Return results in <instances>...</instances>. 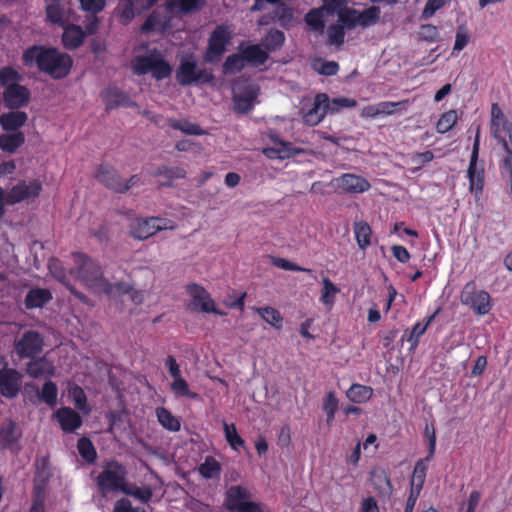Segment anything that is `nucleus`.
Masks as SVG:
<instances>
[{"label":"nucleus","mask_w":512,"mask_h":512,"mask_svg":"<svg viewBox=\"0 0 512 512\" xmlns=\"http://www.w3.org/2000/svg\"><path fill=\"white\" fill-rule=\"evenodd\" d=\"M23 62L28 67L36 66L56 79L65 77L72 67V59L68 54L42 46L27 49L23 54Z\"/></svg>","instance_id":"1"},{"label":"nucleus","mask_w":512,"mask_h":512,"mask_svg":"<svg viewBox=\"0 0 512 512\" xmlns=\"http://www.w3.org/2000/svg\"><path fill=\"white\" fill-rule=\"evenodd\" d=\"M337 16V22L345 29L359 26L358 10L346 7L345 0H323V5L311 10L305 17L306 23L315 31L323 32L330 18Z\"/></svg>","instance_id":"2"},{"label":"nucleus","mask_w":512,"mask_h":512,"mask_svg":"<svg viewBox=\"0 0 512 512\" xmlns=\"http://www.w3.org/2000/svg\"><path fill=\"white\" fill-rule=\"evenodd\" d=\"M73 267L70 275L80 281L87 289L94 293L109 289V281L103 276L101 267L92 258L83 253H74Z\"/></svg>","instance_id":"3"},{"label":"nucleus","mask_w":512,"mask_h":512,"mask_svg":"<svg viewBox=\"0 0 512 512\" xmlns=\"http://www.w3.org/2000/svg\"><path fill=\"white\" fill-rule=\"evenodd\" d=\"M133 72L137 75L150 74L156 80L170 76L172 68L161 53L151 52L147 55L136 56L132 62Z\"/></svg>","instance_id":"4"},{"label":"nucleus","mask_w":512,"mask_h":512,"mask_svg":"<svg viewBox=\"0 0 512 512\" xmlns=\"http://www.w3.org/2000/svg\"><path fill=\"white\" fill-rule=\"evenodd\" d=\"M126 474L124 466L115 461L109 462L98 475L97 484L104 494L122 492L126 485Z\"/></svg>","instance_id":"5"},{"label":"nucleus","mask_w":512,"mask_h":512,"mask_svg":"<svg viewBox=\"0 0 512 512\" xmlns=\"http://www.w3.org/2000/svg\"><path fill=\"white\" fill-rule=\"evenodd\" d=\"M176 79L181 85L186 86L199 82L208 83L213 79V75L208 70L199 68L192 56H187L181 59Z\"/></svg>","instance_id":"6"},{"label":"nucleus","mask_w":512,"mask_h":512,"mask_svg":"<svg viewBox=\"0 0 512 512\" xmlns=\"http://www.w3.org/2000/svg\"><path fill=\"white\" fill-rule=\"evenodd\" d=\"M175 222L166 218L151 217L147 219H136L131 224V235L138 240H145L158 231L172 230Z\"/></svg>","instance_id":"7"},{"label":"nucleus","mask_w":512,"mask_h":512,"mask_svg":"<svg viewBox=\"0 0 512 512\" xmlns=\"http://www.w3.org/2000/svg\"><path fill=\"white\" fill-rule=\"evenodd\" d=\"M461 302L470 306L478 315H486L492 308L489 293L484 290H476L475 284L472 282L465 285L461 293Z\"/></svg>","instance_id":"8"},{"label":"nucleus","mask_w":512,"mask_h":512,"mask_svg":"<svg viewBox=\"0 0 512 512\" xmlns=\"http://www.w3.org/2000/svg\"><path fill=\"white\" fill-rule=\"evenodd\" d=\"M186 291L191 298L189 308L192 311L224 315L215 307V302L206 289L196 283L187 285Z\"/></svg>","instance_id":"9"},{"label":"nucleus","mask_w":512,"mask_h":512,"mask_svg":"<svg viewBox=\"0 0 512 512\" xmlns=\"http://www.w3.org/2000/svg\"><path fill=\"white\" fill-rule=\"evenodd\" d=\"M480 127H477L475 140L473 143L472 154L470 158V164L467 171V176L469 178L470 183V191L475 192L476 194L481 193L484 186V168L482 165L478 164V155L480 149Z\"/></svg>","instance_id":"10"},{"label":"nucleus","mask_w":512,"mask_h":512,"mask_svg":"<svg viewBox=\"0 0 512 512\" xmlns=\"http://www.w3.org/2000/svg\"><path fill=\"white\" fill-rule=\"evenodd\" d=\"M96 177L106 187L117 193H124L128 191L139 180L138 175H133L127 182H125L121 179L118 173L109 166H101Z\"/></svg>","instance_id":"11"},{"label":"nucleus","mask_w":512,"mask_h":512,"mask_svg":"<svg viewBox=\"0 0 512 512\" xmlns=\"http://www.w3.org/2000/svg\"><path fill=\"white\" fill-rule=\"evenodd\" d=\"M231 38V32L225 26H218L211 34L209 45L205 53L206 62L218 61L226 50Z\"/></svg>","instance_id":"12"},{"label":"nucleus","mask_w":512,"mask_h":512,"mask_svg":"<svg viewBox=\"0 0 512 512\" xmlns=\"http://www.w3.org/2000/svg\"><path fill=\"white\" fill-rule=\"evenodd\" d=\"M43 338L36 331H26L15 343V351L21 358H31L42 352Z\"/></svg>","instance_id":"13"},{"label":"nucleus","mask_w":512,"mask_h":512,"mask_svg":"<svg viewBox=\"0 0 512 512\" xmlns=\"http://www.w3.org/2000/svg\"><path fill=\"white\" fill-rule=\"evenodd\" d=\"M252 501L251 492L243 486L236 485L227 489L224 506L231 512H239Z\"/></svg>","instance_id":"14"},{"label":"nucleus","mask_w":512,"mask_h":512,"mask_svg":"<svg viewBox=\"0 0 512 512\" xmlns=\"http://www.w3.org/2000/svg\"><path fill=\"white\" fill-rule=\"evenodd\" d=\"M41 191V184L37 180H30L28 182L22 181L15 185L6 194V203L16 204L23 200L36 197Z\"/></svg>","instance_id":"15"},{"label":"nucleus","mask_w":512,"mask_h":512,"mask_svg":"<svg viewBox=\"0 0 512 512\" xmlns=\"http://www.w3.org/2000/svg\"><path fill=\"white\" fill-rule=\"evenodd\" d=\"M259 88L254 84H248L242 89L239 86L234 88V107L235 110L240 113H246L250 111L258 96Z\"/></svg>","instance_id":"16"},{"label":"nucleus","mask_w":512,"mask_h":512,"mask_svg":"<svg viewBox=\"0 0 512 512\" xmlns=\"http://www.w3.org/2000/svg\"><path fill=\"white\" fill-rule=\"evenodd\" d=\"M303 121L310 125L315 126L319 124L327 113L328 110V96L324 93H319L314 97L312 107L305 111L302 109Z\"/></svg>","instance_id":"17"},{"label":"nucleus","mask_w":512,"mask_h":512,"mask_svg":"<svg viewBox=\"0 0 512 512\" xmlns=\"http://www.w3.org/2000/svg\"><path fill=\"white\" fill-rule=\"evenodd\" d=\"M21 385V374L9 368L0 370V391L7 398L15 397Z\"/></svg>","instance_id":"18"},{"label":"nucleus","mask_w":512,"mask_h":512,"mask_svg":"<svg viewBox=\"0 0 512 512\" xmlns=\"http://www.w3.org/2000/svg\"><path fill=\"white\" fill-rule=\"evenodd\" d=\"M338 188L346 193H363L370 189L367 179L355 174H343L334 179Z\"/></svg>","instance_id":"19"},{"label":"nucleus","mask_w":512,"mask_h":512,"mask_svg":"<svg viewBox=\"0 0 512 512\" xmlns=\"http://www.w3.org/2000/svg\"><path fill=\"white\" fill-rule=\"evenodd\" d=\"M46 4L47 20L59 26H65L70 20V9L64 0H44Z\"/></svg>","instance_id":"20"},{"label":"nucleus","mask_w":512,"mask_h":512,"mask_svg":"<svg viewBox=\"0 0 512 512\" xmlns=\"http://www.w3.org/2000/svg\"><path fill=\"white\" fill-rule=\"evenodd\" d=\"M3 99L7 107L17 109L28 103L30 99V92L24 86L12 85L5 89Z\"/></svg>","instance_id":"21"},{"label":"nucleus","mask_w":512,"mask_h":512,"mask_svg":"<svg viewBox=\"0 0 512 512\" xmlns=\"http://www.w3.org/2000/svg\"><path fill=\"white\" fill-rule=\"evenodd\" d=\"M269 137L275 146L266 148L263 152L270 158L285 159L302 152V149L295 148L291 143L280 140L275 134H270Z\"/></svg>","instance_id":"22"},{"label":"nucleus","mask_w":512,"mask_h":512,"mask_svg":"<svg viewBox=\"0 0 512 512\" xmlns=\"http://www.w3.org/2000/svg\"><path fill=\"white\" fill-rule=\"evenodd\" d=\"M55 418L57 419L62 430L65 432H74L82 425V419L80 415L69 407H63L55 412Z\"/></svg>","instance_id":"23"},{"label":"nucleus","mask_w":512,"mask_h":512,"mask_svg":"<svg viewBox=\"0 0 512 512\" xmlns=\"http://www.w3.org/2000/svg\"><path fill=\"white\" fill-rule=\"evenodd\" d=\"M52 299L48 289H31L25 297V305L28 309L41 308Z\"/></svg>","instance_id":"24"},{"label":"nucleus","mask_w":512,"mask_h":512,"mask_svg":"<svg viewBox=\"0 0 512 512\" xmlns=\"http://www.w3.org/2000/svg\"><path fill=\"white\" fill-rule=\"evenodd\" d=\"M103 97L107 110H111L119 106H130L132 104V101L125 93L115 88L107 89L104 92Z\"/></svg>","instance_id":"25"},{"label":"nucleus","mask_w":512,"mask_h":512,"mask_svg":"<svg viewBox=\"0 0 512 512\" xmlns=\"http://www.w3.org/2000/svg\"><path fill=\"white\" fill-rule=\"evenodd\" d=\"M54 373L53 364L46 358H39L33 360L27 365V374L33 378H39L42 376H49Z\"/></svg>","instance_id":"26"},{"label":"nucleus","mask_w":512,"mask_h":512,"mask_svg":"<svg viewBox=\"0 0 512 512\" xmlns=\"http://www.w3.org/2000/svg\"><path fill=\"white\" fill-rule=\"evenodd\" d=\"M155 414L159 424L170 432H178L181 428V423L178 417L174 416L168 409L158 407Z\"/></svg>","instance_id":"27"},{"label":"nucleus","mask_w":512,"mask_h":512,"mask_svg":"<svg viewBox=\"0 0 512 512\" xmlns=\"http://www.w3.org/2000/svg\"><path fill=\"white\" fill-rule=\"evenodd\" d=\"M85 33L80 26L70 25L64 29L62 36L66 48L74 49L80 46L84 40Z\"/></svg>","instance_id":"28"},{"label":"nucleus","mask_w":512,"mask_h":512,"mask_svg":"<svg viewBox=\"0 0 512 512\" xmlns=\"http://www.w3.org/2000/svg\"><path fill=\"white\" fill-rule=\"evenodd\" d=\"M204 4V0H168L167 8L172 13H188L198 10Z\"/></svg>","instance_id":"29"},{"label":"nucleus","mask_w":512,"mask_h":512,"mask_svg":"<svg viewBox=\"0 0 512 512\" xmlns=\"http://www.w3.org/2000/svg\"><path fill=\"white\" fill-rule=\"evenodd\" d=\"M27 121V114L22 111H14L3 114L0 117V124L4 130H16Z\"/></svg>","instance_id":"30"},{"label":"nucleus","mask_w":512,"mask_h":512,"mask_svg":"<svg viewBox=\"0 0 512 512\" xmlns=\"http://www.w3.org/2000/svg\"><path fill=\"white\" fill-rule=\"evenodd\" d=\"M339 292L340 289L328 277H324L322 279L320 302L331 309Z\"/></svg>","instance_id":"31"},{"label":"nucleus","mask_w":512,"mask_h":512,"mask_svg":"<svg viewBox=\"0 0 512 512\" xmlns=\"http://www.w3.org/2000/svg\"><path fill=\"white\" fill-rule=\"evenodd\" d=\"M246 62L259 66L268 58V53L260 45H250L241 50Z\"/></svg>","instance_id":"32"},{"label":"nucleus","mask_w":512,"mask_h":512,"mask_svg":"<svg viewBox=\"0 0 512 512\" xmlns=\"http://www.w3.org/2000/svg\"><path fill=\"white\" fill-rule=\"evenodd\" d=\"M373 395V389L361 384H353L346 392L347 398L354 403L367 402Z\"/></svg>","instance_id":"33"},{"label":"nucleus","mask_w":512,"mask_h":512,"mask_svg":"<svg viewBox=\"0 0 512 512\" xmlns=\"http://www.w3.org/2000/svg\"><path fill=\"white\" fill-rule=\"evenodd\" d=\"M512 123L509 122L507 119H491V133L493 137L500 143L505 151L506 154H508V151H512L505 140V138L501 135L502 131H505L508 129V126H510Z\"/></svg>","instance_id":"34"},{"label":"nucleus","mask_w":512,"mask_h":512,"mask_svg":"<svg viewBox=\"0 0 512 512\" xmlns=\"http://www.w3.org/2000/svg\"><path fill=\"white\" fill-rule=\"evenodd\" d=\"M24 142V135L21 132L0 135V149L12 153Z\"/></svg>","instance_id":"35"},{"label":"nucleus","mask_w":512,"mask_h":512,"mask_svg":"<svg viewBox=\"0 0 512 512\" xmlns=\"http://www.w3.org/2000/svg\"><path fill=\"white\" fill-rule=\"evenodd\" d=\"M255 310L266 323L276 329L282 328L283 318L279 311H277L275 308L267 306L256 308Z\"/></svg>","instance_id":"36"},{"label":"nucleus","mask_w":512,"mask_h":512,"mask_svg":"<svg viewBox=\"0 0 512 512\" xmlns=\"http://www.w3.org/2000/svg\"><path fill=\"white\" fill-rule=\"evenodd\" d=\"M381 10L377 6H371L363 11H358L359 26L362 28L375 25L380 19Z\"/></svg>","instance_id":"37"},{"label":"nucleus","mask_w":512,"mask_h":512,"mask_svg":"<svg viewBox=\"0 0 512 512\" xmlns=\"http://www.w3.org/2000/svg\"><path fill=\"white\" fill-rule=\"evenodd\" d=\"M19 438L15 424L12 422L7 423L0 428V446L13 447Z\"/></svg>","instance_id":"38"},{"label":"nucleus","mask_w":512,"mask_h":512,"mask_svg":"<svg viewBox=\"0 0 512 512\" xmlns=\"http://www.w3.org/2000/svg\"><path fill=\"white\" fill-rule=\"evenodd\" d=\"M170 388H171V391L176 396L186 397L189 399H197L198 398V394L195 392H192L189 389L188 382L182 376H179V377L173 379L172 383L170 384Z\"/></svg>","instance_id":"39"},{"label":"nucleus","mask_w":512,"mask_h":512,"mask_svg":"<svg viewBox=\"0 0 512 512\" xmlns=\"http://www.w3.org/2000/svg\"><path fill=\"white\" fill-rule=\"evenodd\" d=\"M45 500L46 488L41 484L34 485L29 512H45Z\"/></svg>","instance_id":"40"},{"label":"nucleus","mask_w":512,"mask_h":512,"mask_svg":"<svg viewBox=\"0 0 512 512\" xmlns=\"http://www.w3.org/2000/svg\"><path fill=\"white\" fill-rule=\"evenodd\" d=\"M426 476V466L423 461H419L416 463L413 475L411 478V491L415 494H420V491L423 487Z\"/></svg>","instance_id":"41"},{"label":"nucleus","mask_w":512,"mask_h":512,"mask_svg":"<svg viewBox=\"0 0 512 512\" xmlns=\"http://www.w3.org/2000/svg\"><path fill=\"white\" fill-rule=\"evenodd\" d=\"M169 125L176 130H180L187 135H203L204 131L199 125L191 123L187 120L170 119Z\"/></svg>","instance_id":"42"},{"label":"nucleus","mask_w":512,"mask_h":512,"mask_svg":"<svg viewBox=\"0 0 512 512\" xmlns=\"http://www.w3.org/2000/svg\"><path fill=\"white\" fill-rule=\"evenodd\" d=\"M354 233L357 243L361 249H365L371 244V228L367 223H356L354 226Z\"/></svg>","instance_id":"43"},{"label":"nucleus","mask_w":512,"mask_h":512,"mask_svg":"<svg viewBox=\"0 0 512 512\" xmlns=\"http://www.w3.org/2000/svg\"><path fill=\"white\" fill-rule=\"evenodd\" d=\"M122 492L126 495L136 498L143 503L148 502L152 497V490L149 487H138L136 485L127 483Z\"/></svg>","instance_id":"44"},{"label":"nucleus","mask_w":512,"mask_h":512,"mask_svg":"<svg viewBox=\"0 0 512 512\" xmlns=\"http://www.w3.org/2000/svg\"><path fill=\"white\" fill-rule=\"evenodd\" d=\"M458 115L456 110H450L443 113L436 124L439 133L444 134L450 131L457 123Z\"/></svg>","instance_id":"45"},{"label":"nucleus","mask_w":512,"mask_h":512,"mask_svg":"<svg viewBox=\"0 0 512 512\" xmlns=\"http://www.w3.org/2000/svg\"><path fill=\"white\" fill-rule=\"evenodd\" d=\"M223 428L225 438L233 450L238 451L240 447L244 446V440L238 434L234 424L223 422Z\"/></svg>","instance_id":"46"},{"label":"nucleus","mask_w":512,"mask_h":512,"mask_svg":"<svg viewBox=\"0 0 512 512\" xmlns=\"http://www.w3.org/2000/svg\"><path fill=\"white\" fill-rule=\"evenodd\" d=\"M338 409V399L334 392L330 391L327 393L324 402H323V410L327 415L326 422L330 426L335 418L336 411Z\"/></svg>","instance_id":"47"},{"label":"nucleus","mask_w":512,"mask_h":512,"mask_svg":"<svg viewBox=\"0 0 512 512\" xmlns=\"http://www.w3.org/2000/svg\"><path fill=\"white\" fill-rule=\"evenodd\" d=\"M221 470L220 464L212 457H207L199 467L200 474L205 478H213L219 475Z\"/></svg>","instance_id":"48"},{"label":"nucleus","mask_w":512,"mask_h":512,"mask_svg":"<svg viewBox=\"0 0 512 512\" xmlns=\"http://www.w3.org/2000/svg\"><path fill=\"white\" fill-rule=\"evenodd\" d=\"M69 396L73 400L75 406L85 414H88L90 409L86 404V395L83 389L79 386H73L69 389Z\"/></svg>","instance_id":"49"},{"label":"nucleus","mask_w":512,"mask_h":512,"mask_svg":"<svg viewBox=\"0 0 512 512\" xmlns=\"http://www.w3.org/2000/svg\"><path fill=\"white\" fill-rule=\"evenodd\" d=\"M50 477L48 460L45 457L38 459L36 461V476L34 480V485L41 484L46 488V482Z\"/></svg>","instance_id":"50"},{"label":"nucleus","mask_w":512,"mask_h":512,"mask_svg":"<svg viewBox=\"0 0 512 512\" xmlns=\"http://www.w3.org/2000/svg\"><path fill=\"white\" fill-rule=\"evenodd\" d=\"M408 100H403L399 102H391V101H384L378 103L379 107V113L380 115H392L399 111H403L407 109L408 106Z\"/></svg>","instance_id":"51"},{"label":"nucleus","mask_w":512,"mask_h":512,"mask_svg":"<svg viewBox=\"0 0 512 512\" xmlns=\"http://www.w3.org/2000/svg\"><path fill=\"white\" fill-rule=\"evenodd\" d=\"M284 34L279 30H271L264 38L263 45L267 50L274 51L284 43Z\"/></svg>","instance_id":"52"},{"label":"nucleus","mask_w":512,"mask_h":512,"mask_svg":"<svg viewBox=\"0 0 512 512\" xmlns=\"http://www.w3.org/2000/svg\"><path fill=\"white\" fill-rule=\"evenodd\" d=\"M372 483L380 495L389 496L392 491V486L388 477L384 473L374 474Z\"/></svg>","instance_id":"53"},{"label":"nucleus","mask_w":512,"mask_h":512,"mask_svg":"<svg viewBox=\"0 0 512 512\" xmlns=\"http://www.w3.org/2000/svg\"><path fill=\"white\" fill-rule=\"evenodd\" d=\"M144 11L142 8L134 4V0H125L121 7L120 18L123 23L130 22L136 14Z\"/></svg>","instance_id":"54"},{"label":"nucleus","mask_w":512,"mask_h":512,"mask_svg":"<svg viewBox=\"0 0 512 512\" xmlns=\"http://www.w3.org/2000/svg\"><path fill=\"white\" fill-rule=\"evenodd\" d=\"M274 18L279 21L283 27H288L293 22V15L290 8L283 4H277L274 9Z\"/></svg>","instance_id":"55"},{"label":"nucleus","mask_w":512,"mask_h":512,"mask_svg":"<svg viewBox=\"0 0 512 512\" xmlns=\"http://www.w3.org/2000/svg\"><path fill=\"white\" fill-rule=\"evenodd\" d=\"M245 62L246 61L244 59L242 52L240 54H233L226 59V61L224 63V72L225 73L238 72L244 68Z\"/></svg>","instance_id":"56"},{"label":"nucleus","mask_w":512,"mask_h":512,"mask_svg":"<svg viewBox=\"0 0 512 512\" xmlns=\"http://www.w3.org/2000/svg\"><path fill=\"white\" fill-rule=\"evenodd\" d=\"M344 27L337 22V24H333L329 26L327 35H328V42L331 45H337L340 46L344 43L345 39V33H344Z\"/></svg>","instance_id":"57"},{"label":"nucleus","mask_w":512,"mask_h":512,"mask_svg":"<svg viewBox=\"0 0 512 512\" xmlns=\"http://www.w3.org/2000/svg\"><path fill=\"white\" fill-rule=\"evenodd\" d=\"M21 80V75L11 67H4L0 70V83L3 86L10 87L18 85L17 82Z\"/></svg>","instance_id":"58"},{"label":"nucleus","mask_w":512,"mask_h":512,"mask_svg":"<svg viewBox=\"0 0 512 512\" xmlns=\"http://www.w3.org/2000/svg\"><path fill=\"white\" fill-rule=\"evenodd\" d=\"M435 314L430 316L425 323L417 322L410 333L408 341L412 343L413 347L418 345L419 338L426 332L428 326L433 321Z\"/></svg>","instance_id":"59"},{"label":"nucleus","mask_w":512,"mask_h":512,"mask_svg":"<svg viewBox=\"0 0 512 512\" xmlns=\"http://www.w3.org/2000/svg\"><path fill=\"white\" fill-rule=\"evenodd\" d=\"M356 106V101L351 98L338 97L333 100L328 99V110L329 113H337L342 108H352Z\"/></svg>","instance_id":"60"},{"label":"nucleus","mask_w":512,"mask_h":512,"mask_svg":"<svg viewBox=\"0 0 512 512\" xmlns=\"http://www.w3.org/2000/svg\"><path fill=\"white\" fill-rule=\"evenodd\" d=\"M78 451L80 455L88 462H93L96 458V451L90 440L81 438L78 441Z\"/></svg>","instance_id":"61"},{"label":"nucleus","mask_w":512,"mask_h":512,"mask_svg":"<svg viewBox=\"0 0 512 512\" xmlns=\"http://www.w3.org/2000/svg\"><path fill=\"white\" fill-rule=\"evenodd\" d=\"M57 395H58L57 386L53 382L48 381L43 385L42 391H41V399L44 402H46L47 404H49L51 406L55 405L56 401H57Z\"/></svg>","instance_id":"62"},{"label":"nucleus","mask_w":512,"mask_h":512,"mask_svg":"<svg viewBox=\"0 0 512 512\" xmlns=\"http://www.w3.org/2000/svg\"><path fill=\"white\" fill-rule=\"evenodd\" d=\"M449 0H428L422 11L421 17L428 19L432 17L436 11L442 8Z\"/></svg>","instance_id":"63"},{"label":"nucleus","mask_w":512,"mask_h":512,"mask_svg":"<svg viewBox=\"0 0 512 512\" xmlns=\"http://www.w3.org/2000/svg\"><path fill=\"white\" fill-rule=\"evenodd\" d=\"M48 268L50 273L60 282H65L66 280V272L62 263L57 259H51L48 263Z\"/></svg>","instance_id":"64"}]
</instances>
